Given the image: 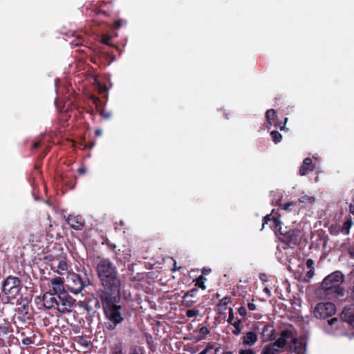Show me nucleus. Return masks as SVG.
I'll use <instances>...</instances> for the list:
<instances>
[{
    "label": "nucleus",
    "instance_id": "f257e3e1",
    "mask_svg": "<svg viewBox=\"0 0 354 354\" xmlns=\"http://www.w3.org/2000/svg\"><path fill=\"white\" fill-rule=\"evenodd\" d=\"M96 271L102 288L99 295L120 292L121 281L116 266L109 259H100L97 263Z\"/></svg>",
    "mask_w": 354,
    "mask_h": 354
},
{
    "label": "nucleus",
    "instance_id": "f03ea898",
    "mask_svg": "<svg viewBox=\"0 0 354 354\" xmlns=\"http://www.w3.org/2000/svg\"><path fill=\"white\" fill-rule=\"evenodd\" d=\"M99 296L104 316L108 320V322L105 323L106 328L109 330H113L124 319L122 313V308L118 304L120 299V292L115 295L113 293L102 294Z\"/></svg>",
    "mask_w": 354,
    "mask_h": 354
},
{
    "label": "nucleus",
    "instance_id": "7ed1b4c3",
    "mask_svg": "<svg viewBox=\"0 0 354 354\" xmlns=\"http://www.w3.org/2000/svg\"><path fill=\"white\" fill-rule=\"evenodd\" d=\"M344 282V275L339 271H336L324 278L322 288L326 295L334 293L338 297L344 295V289L341 286Z\"/></svg>",
    "mask_w": 354,
    "mask_h": 354
},
{
    "label": "nucleus",
    "instance_id": "20e7f679",
    "mask_svg": "<svg viewBox=\"0 0 354 354\" xmlns=\"http://www.w3.org/2000/svg\"><path fill=\"white\" fill-rule=\"evenodd\" d=\"M89 284L88 279L84 276L81 277L76 273H70L66 278V286L68 290L73 294L80 293Z\"/></svg>",
    "mask_w": 354,
    "mask_h": 354
},
{
    "label": "nucleus",
    "instance_id": "39448f33",
    "mask_svg": "<svg viewBox=\"0 0 354 354\" xmlns=\"http://www.w3.org/2000/svg\"><path fill=\"white\" fill-rule=\"evenodd\" d=\"M21 290V281L17 277L10 275L2 283V292L9 298H16Z\"/></svg>",
    "mask_w": 354,
    "mask_h": 354
},
{
    "label": "nucleus",
    "instance_id": "423d86ee",
    "mask_svg": "<svg viewBox=\"0 0 354 354\" xmlns=\"http://www.w3.org/2000/svg\"><path fill=\"white\" fill-rule=\"evenodd\" d=\"M75 301V300L66 292L58 294L57 304H55L54 309H56L61 313H70L72 310Z\"/></svg>",
    "mask_w": 354,
    "mask_h": 354
},
{
    "label": "nucleus",
    "instance_id": "0eeeda50",
    "mask_svg": "<svg viewBox=\"0 0 354 354\" xmlns=\"http://www.w3.org/2000/svg\"><path fill=\"white\" fill-rule=\"evenodd\" d=\"M335 312V306L331 302H326L317 304L313 310V314L317 318L326 319L333 316Z\"/></svg>",
    "mask_w": 354,
    "mask_h": 354
},
{
    "label": "nucleus",
    "instance_id": "6e6552de",
    "mask_svg": "<svg viewBox=\"0 0 354 354\" xmlns=\"http://www.w3.org/2000/svg\"><path fill=\"white\" fill-rule=\"evenodd\" d=\"M279 232L283 236V241H286L291 248H293L299 243L301 234L299 230H288L287 227L284 228L279 227Z\"/></svg>",
    "mask_w": 354,
    "mask_h": 354
},
{
    "label": "nucleus",
    "instance_id": "1a4fd4ad",
    "mask_svg": "<svg viewBox=\"0 0 354 354\" xmlns=\"http://www.w3.org/2000/svg\"><path fill=\"white\" fill-rule=\"evenodd\" d=\"M295 344L297 338L293 336L292 332L289 330H284L281 333L280 337L277 338L272 344L280 351H283L288 342Z\"/></svg>",
    "mask_w": 354,
    "mask_h": 354
},
{
    "label": "nucleus",
    "instance_id": "9d476101",
    "mask_svg": "<svg viewBox=\"0 0 354 354\" xmlns=\"http://www.w3.org/2000/svg\"><path fill=\"white\" fill-rule=\"evenodd\" d=\"M58 294L52 292H46L42 297L43 304L45 308L48 309L54 308L57 304Z\"/></svg>",
    "mask_w": 354,
    "mask_h": 354
},
{
    "label": "nucleus",
    "instance_id": "9b49d317",
    "mask_svg": "<svg viewBox=\"0 0 354 354\" xmlns=\"http://www.w3.org/2000/svg\"><path fill=\"white\" fill-rule=\"evenodd\" d=\"M68 224L75 230H81L84 225V220L80 216H68L67 218Z\"/></svg>",
    "mask_w": 354,
    "mask_h": 354
},
{
    "label": "nucleus",
    "instance_id": "f8f14e48",
    "mask_svg": "<svg viewBox=\"0 0 354 354\" xmlns=\"http://www.w3.org/2000/svg\"><path fill=\"white\" fill-rule=\"evenodd\" d=\"M50 286L52 292L57 294L66 292L64 288V281L59 277H55L50 279Z\"/></svg>",
    "mask_w": 354,
    "mask_h": 354
},
{
    "label": "nucleus",
    "instance_id": "ddd939ff",
    "mask_svg": "<svg viewBox=\"0 0 354 354\" xmlns=\"http://www.w3.org/2000/svg\"><path fill=\"white\" fill-rule=\"evenodd\" d=\"M275 333L274 326L272 324H266L262 329V341L266 342L270 341Z\"/></svg>",
    "mask_w": 354,
    "mask_h": 354
},
{
    "label": "nucleus",
    "instance_id": "4468645a",
    "mask_svg": "<svg viewBox=\"0 0 354 354\" xmlns=\"http://www.w3.org/2000/svg\"><path fill=\"white\" fill-rule=\"evenodd\" d=\"M258 337L256 333L253 331L247 332L243 337L242 341L245 346H253L257 342Z\"/></svg>",
    "mask_w": 354,
    "mask_h": 354
},
{
    "label": "nucleus",
    "instance_id": "2eb2a0df",
    "mask_svg": "<svg viewBox=\"0 0 354 354\" xmlns=\"http://www.w3.org/2000/svg\"><path fill=\"white\" fill-rule=\"evenodd\" d=\"M314 166L312 165V159L310 158H306L302 165L300 167L299 174L301 176H305L309 171H313Z\"/></svg>",
    "mask_w": 354,
    "mask_h": 354
},
{
    "label": "nucleus",
    "instance_id": "dca6fc26",
    "mask_svg": "<svg viewBox=\"0 0 354 354\" xmlns=\"http://www.w3.org/2000/svg\"><path fill=\"white\" fill-rule=\"evenodd\" d=\"M341 317L344 322L351 324L354 322V310L351 308H344Z\"/></svg>",
    "mask_w": 354,
    "mask_h": 354
},
{
    "label": "nucleus",
    "instance_id": "f3484780",
    "mask_svg": "<svg viewBox=\"0 0 354 354\" xmlns=\"http://www.w3.org/2000/svg\"><path fill=\"white\" fill-rule=\"evenodd\" d=\"M281 352L278 348L275 347L272 343L268 344L264 346L261 354H279Z\"/></svg>",
    "mask_w": 354,
    "mask_h": 354
},
{
    "label": "nucleus",
    "instance_id": "a211bd4d",
    "mask_svg": "<svg viewBox=\"0 0 354 354\" xmlns=\"http://www.w3.org/2000/svg\"><path fill=\"white\" fill-rule=\"evenodd\" d=\"M270 221L273 222L274 226L275 227H281V222L280 221L279 218L277 216H271V214H268L263 218V227H264L265 224H267L268 222Z\"/></svg>",
    "mask_w": 354,
    "mask_h": 354
},
{
    "label": "nucleus",
    "instance_id": "6ab92c4d",
    "mask_svg": "<svg viewBox=\"0 0 354 354\" xmlns=\"http://www.w3.org/2000/svg\"><path fill=\"white\" fill-rule=\"evenodd\" d=\"M231 298L229 297H223L218 304V310L220 314H223L227 310V305L230 302Z\"/></svg>",
    "mask_w": 354,
    "mask_h": 354
},
{
    "label": "nucleus",
    "instance_id": "aec40b11",
    "mask_svg": "<svg viewBox=\"0 0 354 354\" xmlns=\"http://www.w3.org/2000/svg\"><path fill=\"white\" fill-rule=\"evenodd\" d=\"M277 117V113L274 109H269L266 111V118L267 120V122L270 125H275V119Z\"/></svg>",
    "mask_w": 354,
    "mask_h": 354
},
{
    "label": "nucleus",
    "instance_id": "412c9836",
    "mask_svg": "<svg viewBox=\"0 0 354 354\" xmlns=\"http://www.w3.org/2000/svg\"><path fill=\"white\" fill-rule=\"evenodd\" d=\"M290 348H294V353L295 354H304L306 351V345L303 344L301 342L298 344V342H297L295 344H291Z\"/></svg>",
    "mask_w": 354,
    "mask_h": 354
},
{
    "label": "nucleus",
    "instance_id": "4be33fe9",
    "mask_svg": "<svg viewBox=\"0 0 354 354\" xmlns=\"http://www.w3.org/2000/svg\"><path fill=\"white\" fill-rule=\"evenodd\" d=\"M10 324L8 322L3 320L0 322V336L7 335L10 333Z\"/></svg>",
    "mask_w": 354,
    "mask_h": 354
},
{
    "label": "nucleus",
    "instance_id": "5701e85b",
    "mask_svg": "<svg viewBox=\"0 0 354 354\" xmlns=\"http://www.w3.org/2000/svg\"><path fill=\"white\" fill-rule=\"evenodd\" d=\"M299 201L302 203L312 204L315 201V198L313 196L302 193L299 198Z\"/></svg>",
    "mask_w": 354,
    "mask_h": 354
},
{
    "label": "nucleus",
    "instance_id": "b1692460",
    "mask_svg": "<svg viewBox=\"0 0 354 354\" xmlns=\"http://www.w3.org/2000/svg\"><path fill=\"white\" fill-rule=\"evenodd\" d=\"M57 268V272L60 274H64L68 270V264L65 261L61 260L59 261Z\"/></svg>",
    "mask_w": 354,
    "mask_h": 354
},
{
    "label": "nucleus",
    "instance_id": "393cba45",
    "mask_svg": "<svg viewBox=\"0 0 354 354\" xmlns=\"http://www.w3.org/2000/svg\"><path fill=\"white\" fill-rule=\"evenodd\" d=\"M111 354H125L123 351L121 344L117 343L114 344L111 347Z\"/></svg>",
    "mask_w": 354,
    "mask_h": 354
},
{
    "label": "nucleus",
    "instance_id": "a878e982",
    "mask_svg": "<svg viewBox=\"0 0 354 354\" xmlns=\"http://www.w3.org/2000/svg\"><path fill=\"white\" fill-rule=\"evenodd\" d=\"M353 224V222L351 220H347L343 223L341 232L342 234L345 235H348L350 232V229L351 227V225Z\"/></svg>",
    "mask_w": 354,
    "mask_h": 354
},
{
    "label": "nucleus",
    "instance_id": "bb28decb",
    "mask_svg": "<svg viewBox=\"0 0 354 354\" xmlns=\"http://www.w3.org/2000/svg\"><path fill=\"white\" fill-rule=\"evenodd\" d=\"M196 302L195 300H192L191 297H186V295H184L182 300V306L186 308H190L194 305Z\"/></svg>",
    "mask_w": 354,
    "mask_h": 354
},
{
    "label": "nucleus",
    "instance_id": "cd10ccee",
    "mask_svg": "<svg viewBox=\"0 0 354 354\" xmlns=\"http://www.w3.org/2000/svg\"><path fill=\"white\" fill-rule=\"evenodd\" d=\"M242 320L238 319L237 321L234 322L232 324V325L234 327V330L232 331V333L235 335H239L241 333V328L240 326V324H241Z\"/></svg>",
    "mask_w": 354,
    "mask_h": 354
},
{
    "label": "nucleus",
    "instance_id": "c85d7f7f",
    "mask_svg": "<svg viewBox=\"0 0 354 354\" xmlns=\"http://www.w3.org/2000/svg\"><path fill=\"white\" fill-rule=\"evenodd\" d=\"M270 136L272 138V141L274 143H278L281 142L282 139L281 134L277 131H272L270 133Z\"/></svg>",
    "mask_w": 354,
    "mask_h": 354
},
{
    "label": "nucleus",
    "instance_id": "c756f323",
    "mask_svg": "<svg viewBox=\"0 0 354 354\" xmlns=\"http://www.w3.org/2000/svg\"><path fill=\"white\" fill-rule=\"evenodd\" d=\"M206 281V278L203 276L201 275L196 280V286H198L203 290H205L206 288V286H205V281Z\"/></svg>",
    "mask_w": 354,
    "mask_h": 354
},
{
    "label": "nucleus",
    "instance_id": "7c9ffc66",
    "mask_svg": "<svg viewBox=\"0 0 354 354\" xmlns=\"http://www.w3.org/2000/svg\"><path fill=\"white\" fill-rule=\"evenodd\" d=\"M199 315V310L196 308H192L187 310L186 316L189 318L196 317Z\"/></svg>",
    "mask_w": 354,
    "mask_h": 354
},
{
    "label": "nucleus",
    "instance_id": "2f4dec72",
    "mask_svg": "<svg viewBox=\"0 0 354 354\" xmlns=\"http://www.w3.org/2000/svg\"><path fill=\"white\" fill-rule=\"evenodd\" d=\"M341 322V320L337 318H332L328 321V326H333L334 328H337L339 326V324Z\"/></svg>",
    "mask_w": 354,
    "mask_h": 354
},
{
    "label": "nucleus",
    "instance_id": "473e14b6",
    "mask_svg": "<svg viewBox=\"0 0 354 354\" xmlns=\"http://www.w3.org/2000/svg\"><path fill=\"white\" fill-rule=\"evenodd\" d=\"M198 292V289L196 288H194L191 289L190 290L186 292L185 295H186V297H191L194 298L196 296Z\"/></svg>",
    "mask_w": 354,
    "mask_h": 354
},
{
    "label": "nucleus",
    "instance_id": "72a5a7b5",
    "mask_svg": "<svg viewBox=\"0 0 354 354\" xmlns=\"http://www.w3.org/2000/svg\"><path fill=\"white\" fill-rule=\"evenodd\" d=\"M214 348L213 344L208 343L204 350L200 352L198 354H207L208 352Z\"/></svg>",
    "mask_w": 354,
    "mask_h": 354
},
{
    "label": "nucleus",
    "instance_id": "f704fd0d",
    "mask_svg": "<svg viewBox=\"0 0 354 354\" xmlns=\"http://www.w3.org/2000/svg\"><path fill=\"white\" fill-rule=\"evenodd\" d=\"M227 322L230 324H232V323H234V313H233V309L232 308H229V316H228V318H227Z\"/></svg>",
    "mask_w": 354,
    "mask_h": 354
},
{
    "label": "nucleus",
    "instance_id": "c9c22d12",
    "mask_svg": "<svg viewBox=\"0 0 354 354\" xmlns=\"http://www.w3.org/2000/svg\"><path fill=\"white\" fill-rule=\"evenodd\" d=\"M199 333L203 335H205L209 333V330L207 328V327L203 326L200 328Z\"/></svg>",
    "mask_w": 354,
    "mask_h": 354
},
{
    "label": "nucleus",
    "instance_id": "e433bc0d",
    "mask_svg": "<svg viewBox=\"0 0 354 354\" xmlns=\"http://www.w3.org/2000/svg\"><path fill=\"white\" fill-rule=\"evenodd\" d=\"M239 354H254V352L250 348L241 349L239 351Z\"/></svg>",
    "mask_w": 354,
    "mask_h": 354
},
{
    "label": "nucleus",
    "instance_id": "4c0bfd02",
    "mask_svg": "<svg viewBox=\"0 0 354 354\" xmlns=\"http://www.w3.org/2000/svg\"><path fill=\"white\" fill-rule=\"evenodd\" d=\"M111 40V37L109 35H105L102 38V42L106 45H110Z\"/></svg>",
    "mask_w": 354,
    "mask_h": 354
},
{
    "label": "nucleus",
    "instance_id": "58836bf2",
    "mask_svg": "<svg viewBox=\"0 0 354 354\" xmlns=\"http://www.w3.org/2000/svg\"><path fill=\"white\" fill-rule=\"evenodd\" d=\"M238 313L241 316L244 317L247 314V310L245 307L241 306L238 309Z\"/></svg>",
    "mask_w": 354,
    "mask_h": 354
},
{
    "label": "nucleus",
    "instance_id": "ea45409f",
    "mask_svg": "<svg viewBox=\"0 0 354 354\" xmlns=\"http://www.w3.org/2000/svg\"><path fill=\"white\" fill-rule=\"evenodd\" d=\"M130 354H145L144 351L140 348H134Z\"/></svg>",
    "mask_w": 354,
    "mask_h": 354
},
{
    "label": "nucleus",
    "instance_id": "a19ab883",
    "mask_svg": "<svg viewBox=\"0 0 354 354\" xmlns=\"http://www.w3.org/2000/svg\"><path fill=\"white\" fill-rule=\"evenodd\" d=\"M313 265H314V261L313 259H308L306 261V266L310 268V270L311 269H314V267H313Z\"/></svg>",
    "mask_w": 354,
    "mask_h": 354
},
{
    "label": "nucleus",
    "instance_id": "79ce46f5",
    "mask_svg": "<svg viewBox=\"0 0 354 354\" xmlns=\"http://www.w3.org/2000/svg\"><path fill=\"white\" fill-rule=\"evenodd\" d=\"M314 269H310L309 271L307 272L306 273V277L308 278V279H311L313 276H314Z\"/></svg>",
    "mask_w": 354,
    "mask_h": 354
},
{
    "label": "nucleus",
    "instance_id": "37998d69",
    "mask_svg": "<svg viewBox=\"0 0 354 354\" xmlns=\"http://www.w3.org/2000/svg\"><path fill=\"white\" fill-rule=\"evenodd\" d=\"M292 204H293V203H291V202L287 203H286V204L283 205V209L285 211H288V210H289L290 207V206H292Z\"/></svg>",
    "mask_w": 354,
    "mask_h": 354
},
{
    "label": "nucleus",
    "instance_id": "c03bdc74",
    "mask_svg": "<svg viewBox=\"0 0 354 354\" xmlns=\"http://www.w3.org/2000/svg\"><path fill=\"white\" fill-rule=\"evenodd\" d=\"M86 167H80L78 169H77V171L79 174H84L86 173Z\"/></svg>",
    "mask_w": 354,
    "mask_h": 354
},
{
    "label": "nucleus",
    "instance_id": "a18cd8bd",
    "mask_svg": "<svg viewBox=\"0 0 354 354\" xmlns=\"http://www.w3.org/2000/svg\"><path fill=\"white\" fill-rule=\"evenodd\" d=\"M248 307L249 310H256V305L253 303H248Z\"/></svg>",
    "mask_w": 354,
    "mask_h": 354
},
{
    "label": "nucleus",
    "instance_id": "49530a36",
    "mask_svg": "<svg viewBox=\"0 0 354 354\" xmlns=\"http://www.w3.org/2000/svg\"><path fill=\"white\" fill-rule=\"evenodd\" d=\"M348 252L349 254V256L351 259H354V248L353 249H349L348 250Z\"/></svg>",
    "mask_w": 354,
    "mask_h": 354
},
{
    "label": "nucleus",
    "instance_id": "de8ad7c7",
    "mask_svg": "<svg viewBox=\"0 0 354 354\" xmlns=\"http://www.w3.org/2000/svg\"><path fill=\"white\" fill-rule=\"evenodd\" d=\"M349 212L354 215V204L353 203L349 205Z\"/></svg>",
    "mask_w": 354,
    "mask_h": 354
},
{
    "label": "nucleus",
    "instance_id": "09e8293b",
    "mask_svg": "<svg viewBox=\"0 0 354 354\" xmlns=\"http://www.w3.org/2000/svg\"><path fill=\"white\" fill-rule=\"evenodd\" d=\"M31 342L30 339L29 338H26L23 339V344H29Z\"/></svg>",
    "mask_w": 354,
    "mask_h": 354
},
{
    "label": "nucleus",
    "instance_id": "8fccbe9b",
    "mask_svg": "<svg viewBox=\"0 0 354 354\" xmlns=\"http://www.w3.org/2000/svg\"><path fill=\"white\" fill-rule=\"evenodd\" d=\"M95 136H101V135H102V130H100V129H97V130H95Z\"/></svg>",
    "mask_w": 354,
    "mask_h": 354
},
{
    "label": "nucleus",
    "instance_id": "3c124183",
    "mask_svg": "<svg viewBox=\"0 0 354 354\" xmlns=\"http://www.w3.org/2000/svg\"><path fill=\"white\" fill-rule=\"evenodd\" d=\"M210 271H211V270H210V269H208V270H207V269L204 268V269L203 270L202 272H203V274H209V273L210 272Z\"/></svg>",
    "mask_w": 354,
    "mask_h": 354
},
{
    "label": "nucleus",
    "instance_id": "603ef678",
    "mask_svg": "<svg viewBox=\"0 0 354 354\" xmlns=\"http://www.w3.org/2000/svg\"><path fill=\"white\" fill-rule=\"evenodd\" d=\"M85 308H86V310L88 313H89V312H91V311L93 310V309H92V307H91V306H90L88 304H86V305L85 306Z\"/></svg>",
    "mask_w": 354,
    "mask_h": 354
},
{
    "label": "nucleus",
    "instance_id": "864d4df0",
    "mask_svg": "<svg viewBox=\"0 0 354 354\" xmlns=\"http://www.w3.org/2000/svg\"><path fill=\"white\" fill-rule=\"evenodd\" d=\"M181 268V267H177L176 266V263L175 262L174 263V268H173V270L174 271H176V270H179Z\"/></svg>",
    "mask_w": 354,
    "mask_h": 354
},
{
    "label": "nucleus",
    "instance_id": "5fc2aeb1",
    "mask_svg": "<svg viewBox=\"0 0 354 354\" xmlns=\"http://www.w3.org/2000/svg\"><path fill=\"white\" fill-rule=\"evenodd\" d=\"M92 301L94 302L95 305L99 308L100 307V303H99V301L96 299H93Z\"/></svg>",
    "mask_w": 354,
    "mask_h": 354
},
{
    "label": "nucleus",
    "instance_id": "6e6d98bb",
    "mask_svg": "<svg viewBox=\"0 0 354 354\" xmlns=\"http://www.w3.org/2000/svg\"><path fill=\"white\" fill-rule=\"evenodd\" d=\"M115 26L117 28H120L121 26V21H116Z\"/></svg>",
    "mask_w": 354,
    "mask_h": 354
},
{
    "label": "nucleus",
    "instance_id": "4d7b16f0",
    "mask_svg": "<svg viewBox=\"0 0 354 354\" xmlns=\"http://www.w3.org/2000/svg\"><path fill=\"white\" fill-rule=\"evenodd\" d=\"M39 146V142H35L33 145L34 148H37Z\"/></svg>",
    "mask_w": 354,
    "mask_h": 354
},
{
    "label": "nucleus",
    "instance_id": "13d9d810",
    "mask_svg": "<svg viewBox=\"0 0 354 354\" xmlns=\"http://www.w3.org/2000/svg\"><path fill=\"white\" fill-rule=\"evenodd\" d=\"M223 354H233V353L232 351H224L223 353Z\"/></svg>",
    "mask_w": 354,
    "mask_h": 354
},
{
    "label": "nucleus",
    "instance_id": "bf43d9fd",
    "mask_svg": "<svg viewBox=\"0 0 354 354\" xmlns=\"http://www.w3.org/2000/svg\"><path fill=\"white\" fill-rule=\"evenodd\" d=\"M219 349H220L219 348H216L215 349V353H216V354H217V353H218Z\"/></svg>",
    "mask_w": 354,
    "mask_h": 354
},
{
    "label": "nucleus",
    "instance_id": "052dcab7",
    "mask_svg": "<svg viewBox=\"0 0 354 354\" xmlns=\"http://www.w3.org/2000/svg\"><path fill=\"white\" fill-rule=\"evenodd\" d=\"M352 293H353V297H354V286H353V288H352Z\"/></svg>",
    "mask_w": 354,
    "mask_h": 354
},
{
    "label": "nucleus",
    "instance_id": "680f3d73",
    "mask_svg": "<svg viewBox=\"0 0 354 354\" xmlns=\"http://www.w3.org/2000/svg\"><path fill=\"white\" fill-rule=\"evenodd\" d=\"M109 117V114H106V115H104V118H108Z\"/></svg>",
    "mask_w": 354,
    "mask_h": 354
},
{
    "label": "nucleus",
    "instance_id": "e2e57ef3",
    "mask_svg": "<svg viewBox=\"0 0 354 354\" xmlns=\"http://www.w3.org/2000/svg\"><path fill=\"white\" fill-rule=\"evenodd\" d=\"M97 100H99V99L94 98V102H96Z\"/></svg>",
    "mask_w": 354,
    "mask_h": 354
},
{
    "label": "nucleus",
    "instance_id": "0e129e2a",
    "mask_svg": "<svg viewBox=\"0 0 354 354\" xmlns=\"http://www.w3.org/2000/svg\"><path fill=\"white\" fill-rule=\"evenodd\" d=\"M124 259H126L127 261H129V259L127 257H124Z\"/></svg>",
    "mask_w": 354,
    "mask_h": 354
}]
</instances>
